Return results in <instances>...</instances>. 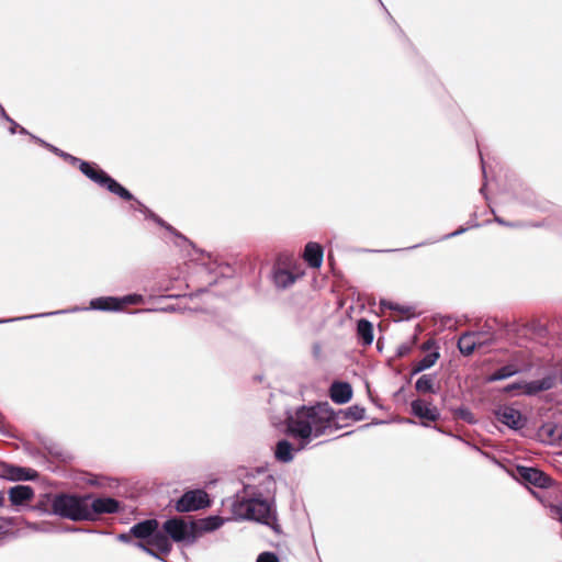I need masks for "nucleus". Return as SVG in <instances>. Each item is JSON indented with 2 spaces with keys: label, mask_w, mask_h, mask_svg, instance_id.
I'll return each mask as SVG.
<instances>
[{
  "label": "nucleus",
  "mask_w": 562,
  "mask_h": 562,
  "mask_svg": "<svg viewBox=\"0 0 562 562\" xmlns=\"http://www.w3.org/2000/svg\"><path fill=\"white\" fill-rule=\"evenodd\" d=\"M60 158L65 159L66 161H68L69 164H71L72 166H78L80 164V161L82 159L78 158V157H75L66 151L61 153L60 154Z\"/></svg>",
  "instance_id": "41"
},
{
  "label": "nucleus",
  "mask_w": 562,
  "mask_h": 562,
  "mask_svg": "<svg viewBox=\"0 0 562 562\" xmlns=\"http://www.w3.org/2000/svg\"><path fill=\"white\" fill-rule=\"evenodd\" d=\"M89 310L102 312H120L121 306L117 296H100L90 301Z\"/></svg>",
  "instance_id": "20"
},
{
  "label": "nucleus",
  "mask_w": 562,
  "mask_h": 562,
  "mask_svg": "<svg viewBox=\"0 0 562 562\" xmlns=\"http://www.w3.org/2000/svg\"><path fill=\"white\" fill-rule=\"evenodd\" d=\"M5 498L3 492L0 491V507L4 505Z\"/></svg>",
  "instance_id": "54"
},
{
  "label": "nucleus",
  "mask_w": 562,
  "mask_h": 562,
  "mask_svg": "<svg viewBox=\"0 0 562 562\" xmlns=\"http://www.w3.org/2000/svg\"><path fill=\"white\" fill-rule=\"evenodd\" d=\"M3 477L8 481H35L38 477L37 471L7 462L2 463Z\"/></svg>",
  "instance_id": "12"
},
{
  "label": "nucleus",
  "mask_w": 562,
  "mask_h": 562,
  "mask_svg": "<svg viewBox=\"0 0 562 562\" xmlns=\"http://www.w3.org/2000/svg\"><path fill=\"white\" fill-rule=\"evenodd\" d=\"M453 415L458 418V419H461L470 425H474L476 423V418L475 416L473 415V413L465 406H459L457 408H454L453 411Z\"/></svg>",
  "instance_id": "31"
},
{
  "label": "nucleus",
  "mask_w": 562,
  "mask_h": 562,
  "mask_svg": "<svg viewBox=\"0 0 562 562\" xmlns=\"http://www.w3.org/2000/svg\"><path fill=\"white\" fill-rule=\"evenodd\" d=\"M425 245V243H419V244H416V245H413V246H409V247H406V248H402V249H387V250H382L383 252H391V251H400V250H412V249H415V248H418L420 246Z\"/></svg>",
  "instance_id": "49"
},
{
  "label": "nucleus",
  "mask_w": 562,
  "mask_h": 562,
  "mask_svg": "<svg viewBox=\"0 0 562 562\" xmlns=\"http://www.w3.org/2000/svg\"><path fill=\"white\" fill-rule=\"evenodd\" d=\"M296 278L293 272L282 268H274L272 272V280L278 289H286L295 282Z\"/></svg>",
  "instance_id": "22"
},
{
  "label": "nucleus",
  "mask_w": 562,
  "mask_h": 562,
  "mask_svg": "<svg viewBox=\"0 0 562 562\" xmlns=\"http://www.w3.org/2000/svg\"><path fill=\"white\" fill-rule=\"evenodd\" d=\"M79 170L91 181L105 188L109 192L120 196L122 200H132L134 195L114 178L108 175L97 164L81 160Z\"/></svg>",
  "instance_id": "4"
},
{
  "label": "nucleus",
  "mask_w": 562,
  "mask_h": 562,
  "mask_svg": "<svg viewBox=\"0 0 562 562\" xmlns=\"http://www.w3.org/2000/svg\"><path fill=\"white\" fill-rule=\"evenodd\" d=\"M366 417V408L360 405H352L345 409L334 411L331 426L334 425L336 428H341L346 425L348 419H352L356 422L363 420Z\"/></svg>",
  "instance_id": "11"
},
{
  "label": "nucleus",
  "mask_w": 562,
  "mask_h": 562,
  "mask_svg": "<svg viewBox=\"0 0 562 562\" xmlns=\"http://www.w3.org/2000/svg\"><path fill=\"white\" fill-rule=\"evenodd\" d=\"M524 385H525L524 381L513 382V383H509V384L505 385L502 389V392L503 393H513L514 391H517V390H522L524 391Z\"/></svg>",
  "instance_id": "39"
},
{
  "label": "nucleus",
  "mask_w": 562,
  "mask_h": 562,
  "mask_svg": "<svg viewBox=\"0 0 562 562\" xmlns=\"http://www.w3.org/2000/svg\"><path fill=\"white\" fill-rule=\"evenodd\" d=\"M159 530V522L154 518L144 519L131 527V533L133 537L139 539V541H143L144 543H148Z\"/></svg>",
  "instance_id": "10"
},
{
  "label": "nucleus",
  "mask_w": 562,
  "mask_h": 562,
  "mask_svg": "<svg viewBox=\"0 0 562 562\" xmlns=\"http://www.w3.org/2000/svg\"><path fill=\"white\" fill-rule=\"evenodd\" d=\"M204 291H205L204 289H200V290H198V292H199V293H202V292H204Z\"/></svg>",
  "instance_id": "59"
},
{
  "label": "nucleus",
  "mask_w": 562,
  "mask_h": 562,
  "mask_svg": "<svg viewBox=\"0 0 562 562\" xmlns=\"http://www.w3.org/2000/svg\"><path fill=\"white\" fill-rule=\"evenodd\" d=\"M211 506L209 494L201 488L186 491L175 504L178 513H190L205 509Z\"/></svg>",
  "instance_id": "7"
},
{
  "label": "nucleus",
  "mask_w": 562,
  "mask_h": 562,
  "mask_svg": "<svg viewBox=\"0 0 562 562\" xmlns=\"http://www.w3.org/2000/svg\"><path fill=\"white\" fill-rule=\"evenodd\" d=\"M176 246L181 247L182 245L179 241H176Z\"/></svg>",
  "instance_id": "58"
},
{
  "label": "nucleus",
  "mask_w": 562,
  "mask_h": 562,
  "mask_svg": "<svg viewBox=\"0 0 562 562\" xmlns=\"http://www.w3.org/2000/svg\"><path fill=\"white\" fill-rule=\"evenodd\" d=\"M277 484L273 475L267 474L258 485H245V496L237 493L231 503L236 519L256 520L279 532L274 507Z\"/></svg>",
  "instance_id": "1"
},
{
  "label": "nucleus",
  "mask_w": 562,
  "mask_h": 562,
  "mask_svg": "<svg viewBox=\"0 0 562 562\" xmlns=\"http://www.w3.org/2000/svg\"><path fill=\"white\" fill-rule=\"evenodd\" d=\"M480 156H481L482 171H483V175L485 176V166H484V160L482 158V154L481 153H480Z\"/></svg>",
  "instance_id": "56"
},
{
  "label": "nucleus",
  "mask_w": 562,
  "mask_h": 562,
  "mask_svg": "<svg viewBox=\"0 0 562 562\" xmlns=\"http://www.w3.org/2000/svg\"><path fill=\"white\" fill-rule=\"evenodd\" d=\"M467 231H468V227H463V226H461V227H459L457 231H454V232H452V233H449V234L445 235V236L442 237V239H450V238L457 237V236H459V235H461V234L465 233Z\"/></svg>",
  "instance_id": "42"
},
{
  "label": "nucleus",
  "mask_w": 562,
  "mask_h": 562,
  "mask_svg": "<svg viewBox=\"0 0 562 562\" xmlns=\"http://www.w3.org/2000/svg\"><path fill=\"white\" fill-rule=\"evenodd\" d=\"M324 248L321 244L308 241L305 245L303 259L311 268H319L323 263Z\"/></svg>",
  "instance_id": "18"
},
{
  "label": "nucleus",
  "mask_w": 562,
  "mask_h": 562,
  "mask_svg": "<svg viewBox=\"0 0 562 562\" xmlns=\"http://www.w3.org/2000/svg\"><path fill=\"white\" fill-rule=\"evenodd\" d=\"M432 347H436V350H438V347L436 346V341L434 339H428L422 345V350L427 351L430 350Z\"/></svg>",
  "instance_id": "47"
},
{
  "label": "nucleus",
  "mask_w": 562,
  "mask_h": 562,
  "mask_svg": "<svg viewBox=\"0 0 562 562\" xmlns=\"http://www.w3.org/2000/svg\"><path fill=\"white\" fill-rule=\"evenodd\" d=\"M555 374L550 373L540 380L525 382L524 394L527 396H535L540 392L551 390L555 385Z\"/></svg>",
  "instance_id": "14"
},
{
  "label": "nucleus",
  "mask_w": 562,
  "mask_h": 562,
  "mask_svg": "<svg viewBox=\"0 0 562 562\" xmlns=\"http://www.w3.org/2000/svg\"><path fill=\"white\" fill-rule=\"evenodd\" d=\"M411 411L415 417L422 420L437 422L440 418L439 409L422 398L412 401Z\"/></svg>",
  "instance_id": "13"
},
{
  "label": "nucleus",
  "mask_w": 562,
  "mask_h": 562,
  "mask_svg": "<svg viewBox=\"0 0 562 562\" xmlns=\"http://www.w3.org/2000/svg\"><path fill=\"white\" fill-rule=\"evenodd\" d=\"M31 138L45 148H48V146L50 145L49 143L45 142L44 139H42L35 135H31Z\"/></svg>",
  "instance_id": "50"
},
{
  "label": "nucleus",
  "mask_w": 562,
  "mask_h": 562,
  "mask_svg": "<svg viewBox=\"0 0 562 562\" xmlns=\"http://www.w3.org/2000/svg\"><path fill=\"white\" fill-rule=\"evenodd\" d=\"M352 386L349 382L334 381L329 387V396L336 404H346L352 397Z\"/></svg>",
  "instance_id": "15"
},
{
  "label": "nucleus",
  "mask_w": 562,
  "mask_h": 562,
  "mask_svg": "<svg viewBox=\"0 0 562 562\" xmlns=\"http://www.w3.org/2000/svg\"><path fill=\"white\" fill-rule=\"evenodd\" d=\"M475 341H476V348H479V347H482L483 345L492 342L493 339L492 338H484V334L481 331V336L480 337H475Z\"/></svg>",
  "instance_id": "44"
},
{
  "label": "nucleus",
  "mask_w": 562,
  "mask_h": 562,
  "mask_svg": "<svg viewBox=\"0 0 562 562\" xmlns=\"http://www.w3.org/2000/svg\"><path fill=\"white\" fill-rule=\"evenodd\" d=\"M31 138L45 148H48V146L50 145L49 143L45 142L44 139H42L35 135H31Z\"/></svg>",
  "instance_id": "51"
},
{
  "label": "nucleus",
  "mask_w": 562,
  "mask_h": 562,
  "mask_svg": "<svg viewBox=\"0 0 562 562\" xmlns=\"http://www.w3.org/2000/svg\"><path fill=\"white\" fill-rule=\"evenodd\" d=\"M510 476L530 488V486L538 488H549L552 486V479L547 475L543 471L535 467H526L521 464H516L510 471Z\"/></svg>",
  "instance_id": "5"
},
{
  "label": "nucleus",
  "mask_w": 562,
  "mask_h": 562,
  "mask_svg": "<svg viewBox=\"0 0 562 562\" xmlns=\"http://www.w3.org/2000/svg\"><path fill=\"white\" fill-rule=\"evenodd\" d=\"M440 353L438 350L430 351L426 356H424L412 369L411 376L408 381H411L412 376L430 369L439 359Z\"/></svg>",
  "instance_id": "27"
},
{
  "label": "nucleus",
  "mask_w": 562,
  "mask_h": 562,
  "mask_svg": "<svg viewBox=\"0 0 562 562\" xmlns=\"http://www.w3.org/2000/svg\"><path fill=\"white\" fill-rule=\"evenodd\" d=\"M81 310L82 308H80V307H74L71 310H61V311H55V312H49V313H40V314L29 315V316L5 318V319H0V324L23 321V319L37 318V317H46V316L64 314V313H68V312H77V311H81Z\"/></svg>",
  "instance_id": "30"
},
{
  "label": "nucleus",
  "mask_w": 562,
  "mask_h": 562,
  "mask_svg": "<svg viewBox=\"0 0 562 562\" xmlns=\"http://www.w3.org/2000/svg\"><path fill=\"white\" fill-rule=\"evenodd\" d=\"M493 413L497 422L512 430H519L527 424V418L521 412L510 405H499Z\"/></svg>",
  "instance_id": "9"
},
{
  "label": "nucleus",
  "mask_w": 562,
  "mask_h": 562,
  "mask_svg": "<svg viewBox=\"0 0 562 562\" xmlns=\"http://www.w3.org/2000/svg\"><path fill=\"white\" fill-rule=\"evenodd\" d=\"M485 188H486V183H483V186L480 189V193L483 194L486 198V195H485Z\"/></svg>",
  "instance_id": "55"
},
{
  "label": "nucleus",
  "mask_w": 562,
  "mask_h": 562,
  "mask_svg": "<svg viewBox=\"0 0 562 562\" xmlns=\"http://www.w3.org/2000/svg\"><path fill=\"white\" fill-rule=\"evenodd\" d=\"M49 151L54 153L55 155L59 156L60 157V154L64 153V150L59 149L58 147L54 146V145H49L48 148H47Z\"/></svg>",
  "instance_id": "52"
},
{
  "label": "nucleus",
  "mask_w": 562,
  "mask_h": 562,
  "mask_svg": "<svg viewBox=\"0 0 562 562\" xmlns=\"http://www.w3.org/2000/svg\"><path fill=\"white\" fill-rule=\"evenodd\" d=\"M133 544L136 548L140 549L142 551H144L145 553H147L148 555H150V557H153V558H155V559H157V560H159L161 562H170V561L166 560L165 558H162L160 555L161 553H159L157 551V549L154 550L153 548H150L151 546H148L147 543H144L143 541H135V542H133Z\"/></svg>",
  "instance_id": "32"
},
{
  "label": "nucleus",
  "mask_w": 562,
  "mask_h": 562,
  "mask_svg": "<svg viewBox=\"0 0 562 562\" xmlns=\"http://www.w3.org/2000/svg\"><path fill=\"white\" fill-rule=\"evenodd\" d=\"M416 340H417V336H416V335H414V336H413V340H412V342H405V344L400 345V346L396 348V352H395L396 357H398V358H403V357H405V356L409 355V353H411V351H412V349H413V346H414V345H415V342H416Z\"/></svg>",
  "instance_id": "34"
},
{
  "label": "nucleus",
  "mask_w": 562,
  "mask_h": 562,
  "mask_svg": "<svg viewBox=\"0 0 562 562\" xmlns=\"http://www.w3.org/2000/svg\"><path fill=\"white\" fill-rule=\"evenodd\" d=\"M122 509L121 503L111 496L94 497L88 501V521H97L102 515L116 514Z\"/></svg>",
  "instance_id": "8"
},
{
  "label": "nucleus",
  "mask_w": 562,
  "mask_h": 562,
  "mask_svg": "<svg viewBox=\"0 0 562 562\" xmlns=\"http://www.w3.org/2000/svg\"><path fill=\"white\" fill-rule=\"evenodd\" d=\"M559 379H560V383L562 384V368H561V371H560Z\"/></svg>",
  "instance_id": "57"
},
{
  "label": "nucleus",
  "mask_w": 562,
  "mask_h": 562,
  "mask_svg": "<svg viewBox=\"0 0 562 562\" xmlns=\"http://www.w3.org/2000/svg\"><path fill=\"white\" fill-rule=\"evenodd\" d=\"M256 562H280L278 555L274 552L265 551L261 552Z\"/></svg>",
  "instance_id": "37"
},
{
  "label": "nucleus",
  "mask_w": 562,
  "mask_h": 562,
  "mask_svg": "<svg viewBox=\"0 0 562 562\" xmlns=\"http://www.w3.org/2000/svg\"><path fill=\"white\" fill-rule=\"evenodd\" d=\"M436 374H423L415 382V390L418 393H430L436 394L435 389Z\"/></svg>",
  "instance_id": "28"
},
{
  "label": "nucleus",
  "mask_w": 562,
  "mask_h": 562,
  "mask_svg": "<svg viewBox=\"0 0 562 562\" xmlns=\"http://www.w3.org/2000/svg\"><path fill=\"white\" fill-rule=\"evenodd\" d=\"M50 510L49 514L68 519L75 522L88 521V501L90 493H56L49 495Z\"/></svg>",
  "instance_id": "3"
},
{
  "label": "nucleus",
  "mask_w": 562,
  "mask_h": 562,
  "mask_svg": "<svg viewBox=\"0 0 562 562\" xmlns=\"http://www.w3.org/2000/svg\"><path fill=\"white\" fill-rule=\"evenodd\" d=\"M143 302V296L140 294H127L122 297H119V303L121 306V311L125 305L139 304Z\"/></svg>",
  "instance_id": "33"
},
{
  "label": "nucleus",
  "mask_w": 562,
  "mask_h": 562,
  "mask_svg": "<svg viewBox=\"0 0 562 562\" xmlns=\"http://www.w3.org/2000/svg\"><path fill=\"white\" fill-rule=\"evenodd\" d=\"M131 201H133L134 203L131 205V207L135 211H138L140 213H143L145 215V217L147 218L149 213H151V210L148 209L143 202H140L139 200H137L135 196L134 199H132Z\"/></svg>",
  "instance_id": "36"
},
{
  "label": "nucleus",
  "mask_w": 562,
  "mask_h": 562,
  "mask_svg": "<svg viewBox=\"0 0 562 562\" xmlns=\"http://www.w3.org/2000/svg\"><path fill=\"white\" fill-rule=\"evenodd\" d=\"M357 335L363 346H370L373 342V325L366 318L357 322Z\"/></svg>",
  "instance_id": "25"
},
{
  "label": "nucleus",
  "mask_w": 562,
  "mask_h": 562,
  "mask_svg": "<svg viewBox=\"0 0 562 562\" xmlns=\"http://www.w3.org/2000/svg\"><path fill=\"white\" fill-rule=\"evenodd\" d=\"M519 373V370L514 364H506L495 370L493 373L486 376V382L492 383L508 379Z\"/></svg>",
  "instance_id": "29"
},
{
  "label": "nucleus",
  "mask_w": 562,
  "mask_h": 562,
  "mask_svg": "<svg viewBox=\"0 0 562 562\" xmlns=\"http://www.w3.org/2000/svg\"><path fill=\"white\" fill-rule=\"evenodd\" d=\"M44 446H45V449L48 451V453L52 454L53 457H56V458L63 457L61 448L57 443L49 441V442H45Z\"/></svg>",
  "instance_id": "38"
},
{
  "label": "nucleus",
  "mask_w": 562,
  "mask_h": 562,
  "mask_svg": "<svg viewBox=\"0 0 562 562\" xmlns=\"http://www.w3.org/2000/svg\"><path fill=\"white\" fill-rule=\"evenodd\" d=\"M286 434L300 439L296 451L303 450L311 442L331 427L334 409L328 402H319L313 406L302 405L294 413L286 411Z\"/></svg>",
  "instance_id": "2"
},
{
  "label": "nucleus",
  "mask_w": 562,
  "mask_h": 562,
  "mask_svg": "<svg viewBox=\"0 0 562 562\" xmlns=\"http://www.w3.org/2000/svg\"><path fill=\"white\" fill-rule=\"evenodd\" d=\"M225 522V519L218 515H211L201 519L193 520L194 531L198 535V539L204 532H212L220 529Z\"/></svg>",
  "instance_id": "16"
},
{
  "label": "nucleus",
  "mask_w": 562,
  "mask_h": 562,
  "mask_svg": "<svg viewBox=\"0 0 562 562\" xmlns=\"http://www.w3.org/2000/svg\"><path fill=\"white\" fill-rule=\"evenodd\" d=\"M147 544L155 547L157 551L164 555L169 554L172 550L171 539L162 530V528L153 537V539Z\"/></svg>",
  "instance_id": "24"
},
{
  "label": "nucleus",
  "mask_w": 562,
  "mask_h": 562,
  "mask_svg": "<svg viewBox=\"0 0 562 562\" xmlns=\"http://www.w3.org/2000/svg\"><path fill=\"white\" fill-rule=\"evenodd\" d=\"M133 535L131 530L128 532L119 533L116 539L123 543H131Z\"/></svg>",
  "instance_id": "43"
},
{
  "label": "nucleus",
  "mask_w": 562,
  "mask_h": 562,
  "mask_svg": "<svg viewBox=\"0 0 562 562\" xmlns=\"http://www.w3.org/2000/svg\"><path fill=\"white\" fill-rule=\"evenodd\" d=\"M63 531L65 532H94L93 530H89V529H83V528H79V527H67L65 529H63Z\"/></svg>",
  "instance_id": "46"
},
{
  "label": "nucleus",
  "mask_w": 562,
  "mask_h": 562,
  "mask_svg": "<svg viewBox=\"0 0 562 562\" xmlns=\"http://www.w3.org/2000/svg\"><path fill=\"white\" fill-rule=\"evenodd\" d=\"M9 501L13 506H22L34 498V490L30 485H15L9 492Z\"/></svg>",
  "instance_id": "19"
},
{
  "label": "nucleus",
  "mask_w": 562,
  "mask_h": 562,
  "mask_svg": "<svg viewBox=\"0 0 562 562\" xmlns=\"http://www.w3.org/2000/svg\"><path fill=\"white\" fill-rule=\"evenodd\" d=\"M494 222H496L497 224H499L502 226H506V227H522L524 226V224L521 222H507L503 217L497 216V215H495Z\"/></svg>",
  "instance_id": "40"
},
{
  "label": "nucleus",
  "mask_w": 562,
  "mask_h": 562,
  "mask_svg": "<svg viewBox=\"0 0 562 562\" xmlns=\"http://www.w3.org/2000/svg\"><path fill=\"white\" fill-rule=\"evenodd\" d=\"M551 513L557 516L558 520L562 524V506L552 505Z\"/></svg>",
  "instance_id": "45"
},
{
  "label": "nucleus",
  "mask_w": 562,
  "mask_h": 562,
  "mask_svg": "<svg viewBox=\"0 0 562 562\" xmlns=\"http://www.w3.org/2000/svg\"><path fill=\"white\" fill-rule=\"evenodd\" d=\"M18 133H20V134H22V135H29L30 137H31V135H32V134H31L26 128H24L23 126H20V128H19Z\"/></svg>",
  "instance_id": "53"
},
{
  "label": "nucleus",
  "mask_w": 562,
  "mask_h": 562,
  "mask_svg": "<svg viewBox=\"0 0 562 562\" xmlns=\"http://www.w3.org/2000/svg\"><path fill=\"white\" fill-rule=\"evenodd\" d=\"M538 437L544 443H557L562 440V427L554 422L543 423L538 429Z\"/></svg>",
  "instance_id": "17"
},
{
  "label": "nucleus",
  "mask_w": 562,
  "mask_h": 562,
  "mask_svg": "<svg viewBox=\"0 0 562 562\" xmlns=\"http://www.w3.org/2000/svg\"><path fill=\"white\" fill-rule=\"evenodd\" d=\"M9 123H10V127H9L10 134L18 133L21 125H19L13 119H11V121H9Z\"/></svg>",
  "instance_id": "48"
},
{
  "label": "nucleus",
  "mask_w": 562,
  "mask_h": 562,
  "mask_svg": "<svg viewBox=\"0 0 562 562\" xmlns=\"http://www.w3.org/2000/svg\"><path fill=\"white\" fill-rule=\"evenodd\" d=\"M147 218L154 221L157 225H159L160 227L165 228L167 232L172 234L179 241H181L183 244H188L192 248H195L194 244L191 240H189L183 234L178 232L173 226H171L169 223H167L165 220H162L160 216H158L153 211H151V213H149Z\"/></svg>",
  "instance_id": "26"
},
{
  "label": "nucleus",
  "mask_w": 562,
  "mask_h": 562,
  "mask_svg": "<svg viewBox=\"0 0 562 562\" xmlns=\"http://www.w3.org/2000/svg\"><path fill=\"white\" fill-rule=\"evenodd\" d=\"M161 528L171 541L193 544L198 540L193 520L186 521L182 517H171L162 524Z\"/></svg>",
  "instance_id": "6"
},
{
  "label": "nucleus",
  "mask_w": 562,
  "mask_h": 562,
  "mask_svg": "<svg viewBox=\"0 0 562 562\" xmlns=\"http://www.w3.org/2000/svg\"><path fill=\"white\" fill-rule=\"evenodd\" d=\"M481 331H467L463 333L458 339V349L463 356H471L476 349L475 337H480Z\"/></svg>",
  "instance_id": "21"
},
{
  "label": "nucleus",
  "mask_w": 562,
  "mask_h": 562,
  "mask_svg": "<svg viewBox=\"0 0 562 562\" xmlns=\"http://www.w3.org/2000/svg\"><path fill=\"white\" fill-rule=\"evenodd\" d=\"M294 448L286 439H281L277 442L274 448V458L282 463H289L294 458Z\"/></svg>",
  "instance_id": "23"
},
{
  "label": "nucleus",
  "mask_w": 562,
  "mask_h": 562,
  "mask_svg": "<svg viewBox=\"0 0 562 562\" xmlns=\"http://www.w3.org/2000/svg\"><path fill=\"white\" fill-rule=\"evenodd\" d=\"M381 306L387 307L389 310H392V311H397L402 314H406L411 311V307L402 306V305H398V304H395L392 302H387L385 300L381 301Z\"/></svg>",
  "instance_id": "35"
}]
</instances>
